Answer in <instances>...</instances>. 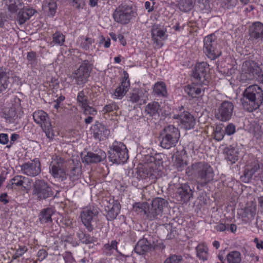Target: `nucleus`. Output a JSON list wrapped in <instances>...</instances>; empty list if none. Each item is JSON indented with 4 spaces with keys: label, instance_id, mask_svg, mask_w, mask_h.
<instances>
[{
    "label": "nucleus",
    "instance_id": "obj_1",
    "mask_svg": "<svg viewBox=\"0 0 263 263\" xmlns=\"http://www.w3.org/2000/svg\"><path fill=\"white\" fill-rule=\"evenodd\" d=\"M186 173L188 176H193L197 183V189L203 187L210 183L214 179L213 168L208 163L200 161L193 164L187 168Z\"/></svg>",
    "mask_w": 263,
    "mask_h": 263
},
{
    "label": "nucleus",
    "instance_id": "obj_2",
    "mask_svg": "<svg viewBox=\"0 0 263 263\" xmlns=\"http://www.w3.org/2000/svg\"><path fill=\"white\" fill-rule=\"evenodd\" d=\"M241 104L246 110L252 112L258 108L263 102V90L257 85L248 87L243 92Z\"/></svg>",
    "mask_w": 263,
    "mask_h": 263
},
{
    "label": "nucleus",
    "instance_id": "obj_3",
    "mask_svg": "<svg viewBox=\"0 0 263 263\" xmlns=\"http://www.w3.org/2000/svg\"><path fill=\"white\" fill-rule=\"evenodd\" d=\"M134 208L141 209L150 220H153L162 216L164 208L168 205V202L162 198L154 199L151 204L147 202L137 203Z\"/></svg>",
    "mask_w": 263,
    "mask_h": 263
},
{
    "label": "nucleus",
    "instance_id": "obj_4",
    "mask_svg": "<svg viewBox=\"0 0 263 263\" xmlns=\"http://www.w3.org/2000/svg\"><path fill=\"white\" fill-rule=\"evenodd\" d=\"M160 138L161 146L168 149L176 145L180 138V132L175 126L168 125L162 130Z\"/></svg>",
    "mask_w": 263,
    "mask_h": 263
},
{
    "label": "nucleus",
    "instance_id": "obj_5",
    "mask_svg": "<svg viewBox=\"0 0 263 263\" xmlns=\"http://www.w3.org/2000/svg\"><path fill=\"white\" fill-rule=\"evenodd\" d=\"M109 158L114 163L126 162L128 159V155L125 145L115 141L112 144V148L109 151Z\"/></svg>",
    "mask_w": 263,
    "mask_h": 263
},
{
    "label": "nucleus",
    "instance_id": "obj_6",
    "mask_svg": "<svg viewBox=\"0 0 263 263\" xmlns=\"http://www.w3.org/2000/svg\"><path fill=\"white\" fill-rule=\"evenodd\" d=\"M11 105L2 109L1 116L5 119L6 123H17V112L21 108V100L15 97L11 101Z\"/></svg>",
    "mask_w": 263,
    "mask_h": 263
},
{
    "label": "nucleus",
    "instance_id": "obj_7",
    "mask_svg": "<svg viewBox=\"0 0 263 263\" xmlns=\"http://www.w3.org/2000/svg\"><path fill=\"white\" fill-rule=\"evenodd\" d=\"M135 13L132 6L127 4H122L115 10L113 17L118 23L127 24L133 17H135Z\"/></svg>",
    "mask_w": 263,
    "mask_h": 263
},
{
    "label": "nucleus",
    "instance_id": "obj_8",
    "mask_svg": "<svg viewBox=\"0 0 263 263\" xmlns=\"http://www.w3.org/2000/svg\"><path fill=\"white\" fill-rule=\"evenodd\" d=\"M51 187L42 179L35 180L32 185V195L39 200L46 199L53 196Z\"/></svg>",
    "mask_w": 263,
    "mask_h": 263
},
{
    "label": "nucleus",
    "instance_id": "obj_9",
    "mask_svg": "<svg viewBox=\"0 0 263 263\" xmlns=\"http://www.w3.org/2000/svg\"><path fill=\"white\" fill-rule=\"evenodd\" d=\"M204 52L211 60H215L221 54L220 46L217 44L215 35L211 34L204 39Z\"/></svg>",
    "mask_w": 263,
    "mask_h": 263
},
{
    "label": "nucleus",
    "instance_id": "obj_10",
    "mask_svg": "<svg viewBox=\"0 0 263 263\" xmlns=\"http://www.w3.org/2000/svg\"><path fill=\"white\" fill-rule=\"evenodd\" d=\"M209 69V65L206 62H199L196 64L192 75L198 84L206 86L208 85V74Z\"/></svg>",
    "mask_w": 263,
    "mask_h": 263
},
{
    "label": "nucleus",
    "instance_id": "obj_11",
    "mask_svg": "<svg viewBox=\"0 0 263 263\" xmlns=\"http://www.w3.org/2000/svg\"><path fill=\"white\" fill-rule=\"evenodd\" d=\"M260 69L258 64L253 61H247L242 65L241 80H253L258 76Z\"/></svg>",
    "mask_w": 263,
    "mask_h": 263
},
{
    "label": "nucleus",
    "instance_id": "obj_12",
    "mask_svg": "<svg viewBox=\"0 0 263 263\" xmlns=\"http://www.w3.org/2000/svg\"><path fill=\"white\" fill-rule=\"evenodd\" d=\"M234 110L233 104L228 101L221 102L215 110V117L222 122L231 119Z\"/></svg>",
    "mask_w": 263,
    "mask_h": 263
},
{
    "label": "nucleus",
    "instance_id": "obj_13",
    "mask_svg": "<svg viewBox=\"0 0 263 263\" xmlns=\"http://www.w3.org/2000/svg\"><path fill=\"white\" fill-rule=\"evenodd\" d=\"M92 68V65L88 60L83 61L79 69L72 73V77L75 80L78 85H82L85 83L90 74Z\"/></svg>",
    "mask_w": 263,
    "mask_h": 263
},
{
    "label": "nucleus",
    "instance_id": "obj_14",
    "mask_svg": "<svg viewBox=\"0 0 263 263\" xmlns=\"http://www.w3.org/2000/svg\"><path fill=\"white\" fill-rule=\"evenodd\" d=\"M34 121L40 126L46 136L49 137L51 130V124L48 114L42 110H36L33 114Z\"/></svg>",
    "mask_w": 263,
    "mask_h": 263
},
{
    "label": "nucleus",
    "instance_id": "obj_15",
    "mask_svg": "<svg viewBox=\"0 0 263 263\" xmlns=\"http://www.w3.org/2000/svg\"><path fill=\"white\" fill-rule=\"evenodd\" d=\"M22 173L29 177H35L41 172V163L38 158L25 162L21 165Z\"/></svg>",
    "mask_w": 263,
    "mask_h": 263
},
{
    "label": "nucleus",
    "instance_id": "obj_16",
    "mask_svg": "<svg viewBox=\"0 0 263 263\" xmlns=\"http://www.w3.org/2000/svg\"><path fill=\"white\" fill-rule=\"evenodd\" d=\"M10 184L8 186L11 189H18L28 193L31 183V180L25 176L17 175L10 181Z\"/></svg>",
    "mask_w": 263,
    "mask_h": 263
},
{
    "label": "nucleus",
    "instance_id": "obj_17",
    "mask_svg": "<svg viewBox=\"0 0 263 263\" xmlns=\"http://www.w3.org/2000/svg\"><path fill=\"white\" fill-rule=\"evenodd\" d=\"M49 170L52 175L57 178L64 180L66 178V161L60 158L57 161L52 162L49 166Z\"/></svg>",
    "mask_w": 263,
    "mask_h": 263
},
{
    "label": "nucleus",
    "instance_id": "obj_18",
    "mask_svg": "<svg viewBox=\"0 0 263 263\" xmlns=\"http://www.w3.org/2000/svg\"><path fill=\"white\" fill-rule=\"evenodd\" d=\"M98 209L94 206H88L85 208L81 212V217L83 223L86 227L88 231L91 232L93 230L91 225V221L98 214Z\"/></svg>",
    "mask_w": 263,
    "mask_h": 263
},
{
    "label": "nucleus",
    "instance_id": "obj_19",
    "mask_svg": "<svg viewBox=\"0 0 263 263\" xmlns=\"http://www.w3.org/2000/svg\"><path fill=\"white\" fill-rule=\"evenodd\" d=\"M173 118L179 120L181 127L185 129H193L196 123L194 117L187 111L174 115Z\"/></svg>",
    "mask_w": 263,
    "mask_h": 263
},
{
    "label": "nucleus",
    "instance_id": "obj_20",
    "mask_svg": "<svg viewBox=\"0 0 263 263\" xmlns=\"http://www.w3.org/2000/svg\"><path fill=\"white\" fill-rule=\"evenodd\" d=\"M249 40L253 43H257L259 41L263 40V24L259 22H255L250 27Z\"/></svg>",
    "mask_w": 263,
    "mask_h": 263
},
{
    "label": "nucleus",
    "instance_id": "obj_21",
    "mask_svg": "<svg viewBox=\"0 0 263 263\" xmlns=\"http://www.w3.org/2000/svg\"><path fill=\"white\" fill-rule=\"evenodd\" d=\"M65 97L61 96L56 100V103L54 105L55 110L53 111L54 120L58 124L62 123L65 121L66 112L63 104L61 102L65 100Z\"/></svg>",
    "mask_w": 263,
    "mask_h": 263
},
{
    "label": "nucleus",
    "instance_id": "obj_22",
    "mask_svg": "<svg viewBox=\"0 0 263 263\" xmlns=\"http://www.w3.org/2000/svg\"><path fill=\"white\" fill-rule=\"evenodd\" d=\"M260 171V165L257 160H254L250 164L247 166L244 174L241 176V179L245 182L250 181L253 176L256 177V174Z\"/></svg>",
    "mask_w": 263,
    "mask_h": 263
},
{
    "label": "nucleus",
    "instance_id": "obj_23",
    "mask_svg": "<svg viewBox=\"0 0 263 263\" xmlns=\"http://www.w3.org/2000/svg\"><path fill=\"white\" fill-rule=\"evenodd\" d=\"M152 38L154 43L157 46L161 47L163 46V43L161 40H158V37L162 40H164L166 37V30L164 29L160 25L155 24L152 26L151 29Z\"/></svg>",
    "mask_w": 263,
    "mask_h": 263
},
{
    "label": "nucleus",
    "instance_id": "obj_24",
    "mask_svg": "<svg viewBox=\"0 0 263 263\" xmlns=\"http://www.w3.org/2000/svg\"><path fill=\"white\" fill-rule=\"evenodd\" d=\"M124 77L120 85L115 89L114 96L116 99H121L127 93L130 86L128 74L126 71H124Z\"/></svg>",
    "mask_w": 263,
    "mask_h": 263
},
{
    "label": "nucleus",
    "instance_id": "obj_25",
    "mask_svg": "<svg viewBox=\"0 0 263 263\" xmlns=\"http://www.w3.org/2000/svg\"><path fill=\"white\" fill-rule=\"evenodd\" d=\"M176 196L178 199L182 202L189 201L191 198L193 197V191L187 184L181 185L177 189Z\"/></svg>",
    "mask_w": 263,
    "mask_h": 263
},
{
    "label": "nucleus",
    "instance_id": "obj_26",
    "mask_svg": "<svg viewBox=\"0 0 263 263\" xmlns=\"http://www.w3.org/2000/svg\"><path fill=\"white\" fill-rule=\"evenodd\" d=\"M93 137L99 140L107 138L110 134V130L103 124L96 122L92 127Z\"/></svg>",
    "mask_w": 263,
    "mask_h": 263
},
{
    "label": "nucleus",
    "instance_id": "obj_27",
    "mask_svg": "<svg viewBox=\"0 0 263 263\" xmlns=\"http://www.w3.org/2000/svg\"><path fill=\"white\" fill-rule=\"evenodd\" d=\"M106 157V153L99 150L96 153L88 152L82 158L83 162L86 163H98L103 161Z\"/></svg>",
    "mask_w": 263,
    "mask_h": 263
},
{
    "label": "nucleus",
    "instance_id": "obj_28",
    "mask_svg": "<svg viewBox=\"0 0 263 263\" xmlns=\"http://www.w3.org/2000/svg\"><path fill=\"white\" fill-rule=\"evenodd\" d=\"M35 10L28 7H24L21 9L16 17V21L19 25L24 24L34 14Z\"/></svg>",
    "mask_w": 263,
    "mask_h": 263
},
{
    "label": "nucleus",
    "instance_id": "obj_29",
    "mask_svg": "<svg viewBox=\"0 0 263 263\" xmlns=\"http://www.w3.org/2000/svg\"><path fill=\"white\" fill-rule=\"evenodd\" d=\"M54 213V209L52 207H48L42 209L39 215V219L42 224H45L52 222V216Z\"/></svg>",
    "mask_w": 263,
    "mask_h": 263
},
{
    "label": "nucleus",
    "instance_id": "obj_30",
    "mask_svg": "<svg viewBox=\"0 0 263 263\" xmlns=\"http://www.w3.org/2000/svg\"><path fill=\"white\" fill-rule=\"evenodd\" d=\"M152 245L146 239H142L137 242L135 248V252L138 254H144L152 249Z\"/></svg>",
    "mask_w": 263,
    "mask_h": 263
},
{
    "label": "nucleus",
    "instance_id": "obj_31",
    "mask_svg": "<svg viewBox=\"0 0 263 263\" xmlns=\"http://www.w3.org/2000/svg\"><path fill=\"white\" fill-rule=\"evenodd\" d=\"M256 211V206L254 204H252L250 206H247L244 209H241L238 213L244 220L247 221L254 218Z\"/></svg>",
    "mask_w": 263,
    "mask_h": 263
},
{
    "label": "nucleus",
    "instance_id": "obj_32",
    "mask_svg": "<svg viewBox=\"0 0 263 263\" xmlns=\"http://www.w3.org/2000/svg\"><path fill=\"white\" fill-rule=\"evenodd\" d=\"M10 78L3 67H0V93L6 90L10 83Z\"/></svg>",
    "mask_w": 263,
    "mask_h": 263
},
{
    "label": "nucleus",
    "instance_id": "obj_33",
    "mask_svg": "<svg viewBox=\"0 0 263 263\" xmlns=\"http://www.w3.org/2000/svg\"><path fill=\"white\" fill-rule=\"evenodd\" d=\"M43 10L45 12L53 16L57 11V5L56 0H45L42 5Z\"/></svg>",
    "mask_w": 263,
    "mask_h": 263
},
{
    "label": "nucleus",
    "instance_id": "obj_34",
    "mask_svg": "<svg viewBox=\"0 0 263 263\" xmlns=\"http://www.w3.org/2000/svg\"><path fill=\"white\" fill-rule=\"evenodd\" d=\"M224 153L226 155V158L231 163H234L238 160V153L236 147L230 146L224 149Z\"/></svg>",
    "mask_w": 263,
    "mask_h": 263
},
{
    "label": "nucleus",
    "instance_id": "obj_35",
    "mask_svg": "<svg viewBox=\"0 0 263 263\" xmlns=\"http://www.w3.org/2000/svg\"><path fill=\"white\" fill-rule=\"evenodd\" d=\"M108 209H105L106 211H107V218L108 220H113L114 219L120 211V205L118 202H112V205L111 207L107 206Z\"/></svg>",
    "mask_w": 263,
    "mask_h": 263
},
{
    "label": "nucleus",
    "instance_id": "obj_36",
    "mask_svg": "<svg viewBox=\"0 0 263 263\" xmlns=\"http://www.w3.org/2000/svg\"><path fill=\"white\" fill-rule=\"evenodd\" d=\"M22 0H8L7 4L9 11L11 13H15L24 7Z\"/></svg>",
    "mask_w": 263,
    "mask_h": 263
},
{
    "label": "nucleus",
    "instance_id": "obj_37",
    "mask_svg": "<svg viewBox=\"0 0 263 263\" xmlns=\"http://www.w3.org/2000/svg\"><path fill=\"white\" fill-rule=\"evenodd\" d=\"M159 104L156 102L148 103L145 107V111L151 116L159 115L160 110Z\"/></svg>",
    "mask_w": 263,
    "mask_h": 263
},
{
    "label": "nucleus",
    "instance_id": "obj_38",
    "mask_svg": "<svg viewBox=\"0 0 263 263\" xmlns=\"http://www.w3.org/2000/svg\"><path fill=\"white\" fill-rule=\"evenodd\" d=\"M198 257L203 260H206L208 258V249L203 244H200L196 248Z\"/></svg>",
    "mask_w": 263,
    "mask_h": 263
},
{
    "label": "nucleus",
    "instance_id": "obj_39",
    "mask_svg": "<svg viewBox=\"0 0 263 263\" xmlns=\"http://www.w3.org/2000/svg\"><path fill=\"white\" fill-rule=\"evenodd\" d=\"M184 91L189 96L196 98L201 93V89L195 85H188L184 87Z\"/></svg>",
    "mask_w": 263,
    "mask_h": 263
},
{
    "label": "nucleus",
    "instance_id": "obj_40",
    "mask_svg": "<svg viewBox=\"0 0 263 263\" xmlns=\"http://www.w3.org/2000/svg\"><path fill=\"white\" fill-rule=\"evenodd\" d=\"M78 237L82 243L85 244L93 243L97 241L96 238L90 236V235L83 231H80L78 233Z\"/></svg>",
    "mask_w": 263,
    "mask_h": 263
},
{
    "label": "nucleus",
    "instance_id": "obj_41",
    "mask_svg": "<svg viewBox=\"0 0 263 263\" xmlns=\"http://www.w3.org/2000/svg\"><path fill=\"white\" fill-rule=\"evenodd\" d=\"M154 91L158 96L162 97L165 96L167 91L165 83L163 82H159L156 83L154 87Z\"/></svg>",
    "mask_w": 263,
    "mask_h": 263
},
{
    "label": "nucleus",
    "instance_id": "obj_42",
    "mask_svg": "<svg viewBox=\"0 0 263 263\" xmlns=\"http://www.w3.org/2000/svg\"><path fill=\"white\" fill-rule=\"evenodd\" d=\"M229 263H239L241 261V254L238 251H232L227 255Z\"/></svg>",
    "mask_w": 263,
    "mask_h": 263
},
{
    "label": "nucleus",
    "instance_id": "obj_43",
    "mask_svg": "<svg viewBox=\"0 0 263 263\" xmlns=\"http://www.w3.org/2000/svg\"><path fill=\"white\" fill-rule=\"evenodd\" d=\"M87 92L84 90L80 91L77 96V101L82 108L90 104L86 94Z\"/></svg>",
    "mask_w": 263,
    "mask_h": 263
},
{
    "label": "nucleus",
    "instance_id": "obj_44",
    "mask_svg": "<svg viewBox=\"0 0 263 263\" xmlns=\"http://www.w3.org/2000/svg\"><path fill=\"white\" fill-rule=\"evenodd\" d=\"M28 248L25 245H18L15 252L12 255L13 259H16L22 256L28 251Z\"/></svg>",
    "mask_w": 263,
    "mask_h": 263
},
{
    "label": "nucleus",
    "instance_id": "obj_45",
    "mask_svg": "<svg viewBox=\"0 0 263 263\" xmlns=\"http://www.w3.org/2000/svg\"><path fill=\"white\" fill-rule=\"evenodd\" d=\"M152 175V172L151 167L148 166H145L144 167L139 170V177L141 179H145L149 177Z\"/></svg>",
    "mask_w": 263,
    "mask_h": 263
},
{
    "label": "nucleus",
    "instance_id": "obj_46",
    "mask_svg": "<svg viewBox=\"0 0 263 263\" xmlns=\"http://www.w3.org/2000/svg\"><path fill=\"white\" fill-rule=\"evenodd\" d=\"M195 0H181L179 5L180 9L184 11H189L193 8Z\"/></svg>",
    "mask_w": 263,
    "mask_h": 263
},
{
    "label": "nucleus",
    "instance_id": "obj_47",
    "mask_svg": "<svg viewBox=\"0 0 263 263\" xmlns=\"http://www.w3.org/2000/svg\"><path fill=\"white\" fill-rule=\"evenodd\" d=\"M225 135L224 130L221 125H217L214 129V138L217 141H220L223 139Z\"/></svg>",
    "mask_w": 263,
    "mask_h": 263
},
{
    "label": "nucleus",
    "instance_id": "obj_48",
    "mask_svg": "<svg viewBox=\"0 0 263 263\" xmlns=\"http://www.w3.org/2000/svg\"><path fill=\"white\" fill-rule=\"evenodd\" d=\"M119 109V107L117 104L115 102H111L108 104L105 105L102 109V112L105 113L113 112Z\"/></svg>",
    "mask_w": 263,
    "mask_h": 263
},
{
    "label": "nucleus",
    "instance_id": "obj_49",
    "mask_svg": "<svg viewBox=\"0 0 263 263\" xmlns=\"http://www.w3.org/2000/svg\"><path fill=\"white\" fill-rule=\"evenodd\" d=\"M65 41V36L60 32H57L53 35V42L60 45H63Z\"/></svg>",
    "mask_w": 263,
    "mask_h": 263
},
{
    "label": "nucleus",
    "instance_id": "obj_50",
    "mask_svg": "<svg viewBox=\"0 0 263 263\" xmlns=\"http://www.w3.org/2000/svg\"><path fill=\"white\" fill-rule=\"evenodd\" d=\"M182 260L181 256L174 254L167 258L164 263H180Z\"/></svg>",
    "mask_w": 263,
    "mask_h": 263
},
{
    "label": "nucleus",
    "instance_id": "obj_51",
    "mask_svg": "<svg viewBox=\"0 0 263 263\" xmlns=\"http://www.w3.org/2000/svg\"><path fill=\"white\" fill-rule=\"evenodd\" d=\"M165 229L168 231L166 238L168 239H172L174 238L176 235V231L175 229L173 228L172 226L170 224H166L165 226Z\"/></svg>",
    "mask_w": 263,
    "mask_h": 263
},
{
    "label": "nucleus",
    "instance_id": "obj_52",
    "mask_svg": "<svg viewBox=\"0 0 263 263\" xmlns=\"http://www.w3.org/2000/svg\"><path fill=\"white\" fill-rule=\"evenodd\" d=\"M67 137H68V139H69V140H67V142H74L78 140L79 137L78 132L75 130L69 131L68 135L67 134Z\"/></svg>",
    "mask_w": 263,
    "mask_h": 263
},
{
    "label": "nucleus",
    "instance_id": "obj_53",
    "mask_svg": "<svg viewBox=\"0 0 263 263\" xmlns=\"http://www.w3.org/2000/svg\"><path fill=\"white\" fill-rule=\"evenodd\" d=\"M80 173L79 167H74L70 172L69 178L70 179L74 181L78 179Z\"/></svg>",
    "mask_w": 263,
    "mask_h": 263
},
{
    "label": "nucleus",
    "instance_id": "obj_54",
    "mask_svg": "<svg viewBox=\"0 0 263 263\" xmlns=\"http://www.w3.org/2000/svg\"><path fill=\"white\" fill-rule=\"evenodd\" d=\"M83 109L84 114L85 115H96L97 114V110L90 106L89 104L82 108Z\"/></svg>",
    "mask_w": 263,
    "mask_h": 263
},
{
    "label": "nucleus",
    "instance_id": "obj_55",
    "mask_svg": "<svg viewBox=\"0 0 263 263\" xmlns=\"http://www.w3.org/2000/svg\"><path fill=\"white\" fill-rule=\"evenodd\" d=\"M222 7H226L227 8H229L230 7H235L238 1V0H222Z\"/></svg>",
    "mask_w": 263,
    "mask_h": 263
},
{
    "label": "nucleus",
    "instance_id": "obj_56",
    "mask_svg": "<svg viewBox=\"0 0 263 263\" xmlns=\"http://www.w3.org/2000/svg\"><path fill=\"white\" fill-rule=\"evenodd\" d=\"M70 5L74 8L79 9L84 4V0H69Z\"/></svg>",
    "mask_w": 263,
    "mask_h": 263
},
{
    "label": "nucleus",
    "instance_id": "obj_57",
    "mask_svg": "<svg viewBox=\"0 0 263 263\" xmlns=\"http://www.w3.org/2000/svg\"><path fill=\"white\" fill-rule=\"evenodd\" d=\"M225 134L231 136L235 133V126L232 124H229L224 130Z\"/></svg>",
    "mask_w": 263,
    "mask_h": 263
},
{
    "label": "nucleus",
    "instance_id": "obj_58",
    "mask_svg": "<svg viewBox=\"0 0 263 263\" xmlns=\"http://www.w3.org/2000/svg\"><path fill=\"white\" fill-rule=\"evenodd\" d=\"M37 256L39 258V260L42 261L48 256V252L45 249H40L37 252Z\"/></svg>",
    "mask_w": 263,
    "mask_h": 263
},
{
    "label": "nucleus",
    "instance_id": "obj_59",
    "mask_svg": "<svg viewBox=\"0 0 263 263\" xmlns=\"http://www.w3.org/2000/svg\"><path fill=\"white\" fill-rule=\"evenodd\" d=\"M9 137L7 134H0V143L3 145H6L9 142Z\"/></svg>",
    "mask_w": 263,
    "mask_h": 263
},
{
    "label": "nucleus",
    "instance_id": "obj_60",
    "mask_svg": "<svg viewBox=\"0 0 263 263\" xmlns=\"http://www.w3.org/2000/svg\"><path fill=\"white\" fill-rule=\"evenodd\" d=\"M27 59L30 62L31 64L34 63L36 60V53L33 51L28 52L27 55Z\"/></svg>",
    "mask_w": 263,
    "mask_h": 263
},
{
    "label": "nucleus",
    "instance_id": "obj_61",
    "mask_svg": "<svg viewBox=\"0 0 263 263\" xmlns=\"http://www.w3.org/2000/svg\"><path fill=\"white\" fill-rule=\"evenodd\" d=\"M20 136L18 134L13 133L11 135L10 140L9 141V145H7V147H10L12 145L14 144L15 142L20 138Z\"/></svg>",
    "mask_w": 263,
    "mask_h": 263
},
{
    "label": "nucleus",
    "instance_id": "obj_62",
    "mask_svg": "<svg viewBox=\"0 0 263 263\" xmlns=\"http://www.w3.org/2000/svg\"><path fill=\"white\" fill-rule=\"evenodd\" d=\"M129 98V100L133 103H137L140 101V97L137 93L130 94Z\"/></svg>",
    "mask_w": 263,
    "mask_h": 263
},
{
    "label": "nucleus",
    "instance_id": "obj_63",
    "mask_svg": "<svg viewBox=\"0 0 263 263\" xmlns=\"http://www.w3.org/2000/svg\"><path fill=\"white\" fill-rule=\"evenodd\" d=\"M175 161L176 165L178 168L184 167L186 165V162H184L183 159L179 157L176 158Z\"/></svg>",
    "mask_w": 263,
    "mask_h": 263
},
{
    "label": "nucleus",
    "instance_id": "obj_64",
    "mask_svg": "<svg viewBox=\"0 0 263 263\" xmlns=\"http://www.w3.org/2000/svg\"><path fill=\"white\" fill-rule=\"evenodd\" d=\"M92 43V39L90 37H86L85 41L82 43V46L85 49H88Z\"/></svg>",
    "mask_w": 263,
    "mask_h": 263
}]
</instances>
